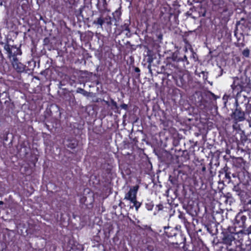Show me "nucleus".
Segmentation results:
<instances>
[{
	"label": "nucleus",
	"instance_id": "4",
	"mask_svg": "<svg viewBox=\"0 0 251 251\" xmlns=\"http://www.w3.org/2000/svg\"><path fill=\"white\" fill-rule=\"evenodd\" d=\"M239 79L237 78L234 79L233 84L232 85L233 89H237V90H242L245 87L243 83H239Z\"/></svg>",
	"mask_w": 251,
	"mask_h": 251
},
{
	"label": "nucleus",
	"instance_id": "8",
	"mask_svg": "<svg viewBox=\"0 0 251 251\" xmlns=\"http://www.w3.org/2000/svg\"><path fill=\"white\" fill-rule=\"evenodd\" d=\"M130 202L133 204V205L137 211L141 206V203L137 201L136 199H135V201H131Z\"/></svg>",
	"mask_w": 251,
	"mask_h": 251
},
{
	"label": "nucleus",
	"instance_id": "12",
	"mask_svg": "<svg viewBox=\"0 0 251 251\" xmlns=\"http://www.w3.org/2000/svg\"><path fill=\"white\" fill-rule=\"evenodd\" d=\"M121 107L123 109H126L127 106L126 104H123L121 105Z\"/></svg>",
	"mask_w": 251,
	"mask_h": 251
},
{
	"label": "nucleus",
	"instance_id": "3",
	"mask_svg": "<svg viewBox=\"0 0 251 251\" xmlns=\"http://www.w3.org/2000/svg\"><path fill=\"white\" fill-rule=\"evenodd\" d=\"M13 67L18 72H22L24 70V66L23 64L19 62L17 60H14L12 63Z\"/></svg>",
	"mask_w": 251,
	"mask_h": 251
},
{
	"label": "nucleus",
	"instance_id": "10",
	"mask_svg": "<svg viewBox=\"0 0 251 251\" xmlns=\"http://www.w3.org/2000/svg\"><path fill=\"white\" fill-rule=\"evenodd\" d=\"M250 52V50L248 49H246L243 51L242 54L244 56L248 57L249 56Z\"/></svg>",
	"mask_w": 251,
	"mask_h": 251
},
{
	"label": "nucleus",
	"instance_id": "13",
	"mask_svg": "<svg viewBox=\"0 0 251 251\" xmlns=\"http://www.w3.org/2000/svg\"><path fill=\"white\" fill-rule=\"evenodd\" d=\"M135 71H136V72H138V71H139V69L138 68H136Z\"/></svg>",
	"mask_w": 251,
	"mask_h": 251
},
{
	"label": "nucleus",
	"instance_id": "7",
	"mask_svg": "<svg viewBox=\"0 0 251 251\" xmlns=\"http://www.w3.org/2000/svg\"><path fill=\"white\" fill-rule=\"evenodd\" d=\"M211 2L215 6H219L223 4V0H210Z\"/></svg>",
	"mask_w": 251,
	"mask_h": 251
},
{
	"label": "nucleus",
	"instance_id": "11",
	"mask_svg": "<svg viewBox=\"0 0 251 251\" xmlns=\"http://www.w3.org/2000/svg\"><path fill=\"white\" fill-rule=\"evenodd\" d=\"M233 237L232 236L227 237L226 238V239L225 240V242L226 243L230 244V242L233 240Z\"/></svg>",
	"mask_w": 251,
	"mask_h": 251
},
{
	"label": "nucleus",
	"instance_id": "1",
	"mask_svg": "<svg viewBox=\"0 0 251 251\" xmlns=\"http://www.w3.org/2000/svg\"><path fill=\"white\" fill-rule=\"evenodd\" d=\"M139 186L138 185L134 186L130 188L128 192L125 195V200L129 201L130 202L135 201V200L136 199V195Z\"/></svg>",
	"mask_w": 251,
	"mask_h": 251
},
{
	"label": "nucleus",
	"instance_id": "14",
	"mask_svg": "<svg viewBox=\"0 0 251 251\" xmlns=\"http://www.w3.org/2000/svg\"><path fill=\"white\" fill-rule=\"evenodd\" d=\"M3 203V201H0V204H2Z\"/></svg>",
	"mask_w": 251,
	"mask_h": 251
},
{
	"label": "nucleus",
	"instance_id": "2",
	"mask_svg": "<svg viewBox=\"0 0 251 251\" xmlns=\"http://www.w3.org/2000/svg\"><path fill=\"white\" fill-rule=\"evenodd\" d=\"M233 118L236 121H243L245 120V114L240 109L236 108L233 113Z\"/></svg>",
	"mask_w": 251,
	"mask_h": 251
},
{
	"label": "nucleus",
	"instance_id": "5",
	"mask_svg": "<svg viewBox=\"0 0 251 251\" xmlns=\"http://www.w3.org/2000/svg\"><path fill=\"white\" fill-rule=\"evenodd\" d=\"M104 23V18L102 16H100L99 18H97V19L95 20L93 22L94 24L99 25L101 27H102V25H103Z\"/></svg>",
	"mask_w": 251,
	"mask_h": 251
},
{
	"label": "nucleus",
	"instance_id": "6",
	"mask_svg": "<svg viewBox=\"0 0 251 251\" xmlns=\"http://www.w3.org/2000/svg\"><path fill=\"white\" fill-rule=\"evenodd\" d=\"M76 93H80L85 97H88L89 96V93L88 92L86 91L85 90L81 88H78L76 89Z\"/></svg>",
	"mask_w": 251,
	"mask_h": 251
},
{
	"label": "nucleus",
	"instance_id": "9",
	"mask_svg": "<svg viewBox=\"0 0 251 251\" xmlns=\"http://www.w3.org/2000/svg\"><path fill=\"white\" fill-rule=\"evenodd\" d=\"M104 23L108 25H111V17L109 16H107L104 18Z\"/></svg>",
	"mask_w": 251,
	"mask_h": 251
}]
</instances>
